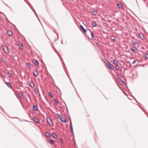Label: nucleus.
I'll use <instances>...</instances> for the list:
<instances>
[{"mask_svg":"<svg viewBox=\"0 0 148 148\" xmlns=\"http://www.w3.org/2000/svg\"><path fill=\"white\" fill-rule=\"evenodd\" d=\"M3 49L4 52L6 53H8L9 52V48L7 46H3Z\"/></svg>","mask_w":148,"mask_h":148,"instance_id":"obj_1","label":"nucleus"},{"mask_svg":"<svg viewBox=\"0 0 148 148\" xmlns=\"http://www.w3.org/2000/svg\"><path fill=\"white\" fill-rule=\"evenodd\" d=\"M107 66L111 70H114V66L110 64V63L108 62L106 64Z\"/></svg>","mask_w":148,"mask_h":148,"instance_id":"obj_2","label":"nucleus"},{"mask_svg":"<svg viewBox=\"0 0 148 148\" xmlns=\"http://www.w3.org/2000/svg\"><path fill=\"white\" fill-rule=\"evenodd\" d=\"M33 62L34 65L36 66H38L39 65V62L38 60L36 59H34Z\"/></svg>","mask_w":148,"mask_h":148,"instance_id":"obj_3","label":"nucleus"},{"mask_svg":"<svg viewBox=\"0 0 148 148\" xmlns=\"http://www.w3.org/2000/svg\"><path fill=\"white\" fill-rule=\"evenodd\" d=\"M60 121L61 122L64 123H65L67 122L66 119L64 117H62L60 119Z\"/></svg>","mask_w":148,"mask_h":148,"instance_id":"obj_4","label":"nucleus"},{"mask_svg":"<svg viewBox=\"0 0 148 148\" xmlns=\"http://www.w3.org/2000/svg\"><path fill=\"white\" fill-rule=\"evenodd\" d=\"M49 120L50 121V122H49L48 121V120L47 119V121L48 122L49 124L51 126H53V123L52 121L50 119H49Z\"/></svg>","mask_w":148,"mask_h":148,"instance_id":"obj_5","label":"nucleus"},{"mask_svg":"<svg viewBox=\"0 0 148 148\" xmlns=\"http://www.w3.org/2000/svg\"><path fill=\"white\" fill-rule=\"evenodd\" d=\"M7 34L9 36H11L12 34V32L10 30H9L7 32Z\"/></svg>","mask_w":148,"mask_h":148,"instance_id":"obj_6","label":"nucleus"},{"mask_svg":"<svg viewBox=\"0 0 148 148\" xmlns=\"http://www.w3.org/2000/svg\"><path fill=\"white\" fill-rule=\"evenodd\" d=\"M33 107L35 111H38V107L37 105H33Z\"/></svg>","mask_w":148,"mask_h":148,"instance_id":"obj_7","label":"nucleus"},{"mask_svg":"<svg viewBox=\"0 0 148 148\" xmlns=\"http://www.w3.org/2000/svg\"><path fill=\"white\" fill-rule=\"evenodd\" d=\"M80 27L83 31V32L85 33L86 32V30L83 27L82 25H80Z\"/></svg>","mask_w":148,"mask_h":148,"instance_id":"obj_8","label":"nucleus"},{"mask_svg":"<svg viewBox=\"0 0 148 148\" xmlns=\"http://www.w3.org/2000/svg\"><path fill=\"white\" fill-rule=\"evenodd\" d=\"M37 123H40V121L38 119L35 117H34L33 119Z\"/></svg>","mask_w":148,"mask_h":148,"instance_id":"obj_9","label":"nucleus"},{"mask_svg":"<svg viewBox=\"0 0 148 148\" xmlns=\"http://www.w3.org/2000/svg\"><path fill=\"white\" fill-rule=\"evenodd\" d=\"M34 75L36 77H37L38 75V73L36 71H34L33 72Z\"/></svg>","mask_w":148,"mask_h":148,"instance_id":"obj_10","label":"nucleus"},{"mask_svg":"<svg viewBox=\"0 0 148 148\" xmlns=\"http://www.w3.org/2000/svg\"><path fill=\"white\" fill-rule=\"evenodd\" d=\"M29 84L30 86L32 88L34 86V84L32 82H31L29 83Z\"/></svg>","mask_w":148,"mask_h":148,"instance_id":"obj_11","label":"nucleus"},{"mask_svg":"<svg viewBox=\"0 0 148 148\" xmlns=\"http://www.w3.org/2000/svg\"><path fill=\"white\" fill-rule=\"evenodd\" d=\"M131 50L133 51H136L137 49V48L135 47H132L131 48Z\"/></svg>","mask_w":148,"mask_h":148,"instance_id":"obj_12","label":"nucleus"},{"mask_svg":"<svg viewBox=\"0 0 148 148\" xmlns=\"http://www.w3.org/2000/svg\"><path fill=\"white\" fill-rule=\"evenodd\" d=\"M52 136L55 139H56L57 138L56 134L54 132L52 133Z\"/></svg>","mask_w":148,"mask_h":148,"instance_id":"obj_13","label":"nucleus"},{"mask_svg":"<svg viewBox=\"0 0 148 148\" xmlns=\"http://www.w3.org/2000/svg\"><path fill=\"white\" fill-rule=\"evenodd\" d=\"M113 62L114 64L115 65L118 64V61L115 59H114L113 60Z\"/></svg>","mask_w":148,"mask_h":148,"instance_id":"obj_14","label":"nucleus"},{"mask_svg":"<svg viewBox=\"0 0 148 148\" xmlns=\"http://www.w3.org/2000/svg\"><path fill=\"white\" fill-rule=\"evenodd\" d=\"M92 25L93 27H96L97 25V23H96L95 22H92Z\"/></svg>","mask_w":148,"mask_h":148,"instance_id":"obj_15","label":"nucleus"},{"mask_svg":"<svg viewBox=\"0 0 148 148\" xmlns=\"http://www.w3.org/2000/svg\"><path fill=\"white\" fill-rule=\"evenodd\" d=\"M34 90L35 92L36 93H38L39 91V89L38 87L35 88Z\"/></svg>","mask_w":148,"mask_h":148,"instance_id":"obj_16","label":"nucleus"},{"mask_svg":"<svg viewBox=\"0 0 148 148\" xmlns=\"http://www.w3.org/2000/svg\"><path fill=\"white\" fill-rule=\"evenodd\" d=\"M5 83L6 84V85H7L8 87L10 88H11L12 87V86L10 83L8 82H6Z\"/></svg>","mask_w":148,"mask_h":148,"instance_id":"obj_17","label":"nucleus"},{"mask_svg":"<svg viewBox=\"0 0 148 148\" xmlns=\"http://www.w3.org/2000/svg\"><path fill=\"white\" fill-rule=\"evenodd\" d=\"M139 37L141 39H143L144 38L143 35L142 33L139 34Z\"/></svg>","mask_w":148,"mask_h":148,"instance_id":"obj_18","label":"nucleus"},{"mask_svg":"<svg viewBox=\"0 0 148 148\" xmlns=\"http://www.w3.org/2000/svg\"><path fill=\"white\" fill-rule=\"evenodd\" d=\"M45 135L46 136V137H47L48 138H50V135L49 134L48 132H46L45 134Z\"/></svg>","mask_w":148,"mask_h":148,"instance_id":"obj_19","label":"nucleus"},{"mask_svg":"<svg viewBox=\"0 0 148 148\" xmlns=\"http://www.w3.org/2000/svg\"><path fill=\"white\" fill-rule=\"evenodd\" d=\"M110 39L114 41L115 40V37L114 36H111L110 37Z\"/></svg>","mask_w":148,"mask_h":148,"instance_id":"obj_20","label":"nucleus"},{"mask_svg":"<svg viewBox=\"0 0 148 148\" xmlns=\"http://www.w3.org/2000/svg\"><path fill=\"white\" fill-rule=\"evenodd\" d=\"M48 140L50 143L52 144H53L54 143V141L52 139H50Z\"/></svg>","mask_w":148,"mask_h":148,"instance_id":"obj_21","label":"nucleus"},{"mask_svg":"<svg viewBox=\"0 0 148 148\" xmlns=\"http://www.w3.org/2000/svg\"><path fill=\"white\" fill-rule=\"evenodd\" d=\"M92 12L94 15H96L97 13V12L95 11V10L94 9H93V10H92Z\"/></svg>","mask_w":148,"mask_h":148,"instance_id":"obj_22","label":"nucleus"},{"mask_svg":"<svg viewBox=\"0 0 148 148\" xmlns=\"http://www.w3.org/2000/svg\"><path fill=\"white\" fill-rule=\"evenodd\" d=\"M7 75L10 77H11L12 76V74L10 73L9 72H8L7 73Z\"/></svg>","mask_w":148,"mask_h":148,"instance_id":"obj_23","label":"nucleus"},{"mask_svg":"<svg viewBox=\"0 0 148 148\" xmlns=\"http://www.w3.org/2000/svg\"><path fill=\"white\" fill-rule=\"evenodd\" d=\"M48 95L51 98H53V97L52 93L51 92H49Z\"/></svg>","mask_w":148,"mask_h":148,"instance_id":"obj_24","label":"nucleus"},{"mask_svg":"<svg viewBox=\"0 0 148 148\" xmlns=\"http://www.w3.org/2000/svg\"><path fill=\"white\" fill-rule=\"evenodd\" d=\"M54 101L56 103V104L58 105V101L56 99H54Z\"/></svg>","mask_w":148,"mask_h":148,"instance_id":"obj_25","label":"nucleus"},{"mask_svg":"<svg viewBox=\"0 0 148 148\" xmlns=\"http://www.w3.org/2000/svg\"><path fill=\"white\" fill-rule=\"evenodd\" d=\"M144 56H145V57L146 58H147V59L148 58V53H146L145 54Z\"/></svg>","mask_w":148,"mask_h":148,"instance_id":"obj_26","label":"nucleus"},{"mask_svg":"<svg viewBox=\"0 0 148 148\" xmlns=\"http://www.w3.org/2000/svg\"><path fill=\"white\" fill-rule=\"evenodd\" d=\"M117 6L119 8H121L122 7V5L121 4H118Z\"/></svg>","mask_w":148,"mask_h":148,"instance_id":"obj_27","label":"nucleus"},{"mask_svg":"<svg viewBox=\"0 0 148 148\" xmlns=\"http://www.w3.org/2000/svg\"><path fill=\"white\" fill-rule=\"evenodd\" d=\"M18 96L20 97H21L23 96V95L22 93L20 92L18 94Z\"/></svg>","mask_w":148,"mask_h":148,"instance_id":"obj_28","label":"nucleus"},{"mask_svg":"<svg viewBox=\"0 0 148 148\" xmlns=\"http://www.w3.org/2000/svg\"><path fill=\"white\" fill-rule=\"evenodd\" d=\"M116 69L117 70H119V66L118 65V64L116 65Z\"/></svg>","mask_w":148,"mask_h":148,"instance_id":"obj_29","label":"nucleus"},{"mask_svg":"<svg viewBox=\"0 0 148 148\" xmlns=\"http://www.w3.org/2000/svg\"><path fill=\"white\" fill-rule=\"evenodd\" d=\"M18 45H19V48H20V49H23V45H20L19 44Z\"/></svg>","mask_w":148,"mask_h":148,"instance_id":"obj_30","label":"nucleus"},{"mask_svg":"<svg viewBox=\"0 0 148 148\" xmlns=\"http://www.w3.org/2000/svg\"><path fill=\"white\" fill-rule=\"evenodd\" d=\"M27 66L29 67V68H30L31 66H30V63H27Z\"/></svg>","mask_w":148,"mask_h":148,"instance_id":"obj_31","label":"nucleus"},{"mask_svg":"<svg viewBox=\"0 0 148 148\" xmlns=\"http://www.w3.org/2000/svg\"><path fill=\"white\" fill-rule=\"evenodd\" d=\"M133 44L134 45H136L138 44V42L136 41H134L133 42Z\"/></svg>","mask_w":148,"mask_h":148,"instance_id":"obj_32","label":"nucleus"},{"mask_svg":"<svg viewBox=\"0 0 148 148\" xmlns=\"http://www.w3.org/2000/svg\"><path fill=\"white\" fill-rule=\"evenodd\" d=\"M90 33H91V36H92V38H93V34H92V31H91V30H90Z\"/></svg>","mask_w":148,"mask_h":148,"instance_id":"obj_33","label":"nucleus"},{"mask_svg":"<svg viewBox=\"0 0 148 148\" xmlns=\"http://www.w3.org/2000/svg\"><path fill=\"white\" fill-rule=\"evenodd\" d=\"M57 115L59 117L60 119V118H61L62 117V116L61 114H57Z\"/></svg>","mask_w":148,"mask_h":148,"instance_id":"obj_34","label":"nucleus"},{"mask_svg":"<svg viewBox=\"0 0 148 148\" xmlns=\"http://www.w3.org/2000/svg\"><path fill=\"white\" fill-rule=\"evenodd\" d=\"M119 79L120 80L121 83L123 85V84H124V83L123 80L121 78Z\"/></svg>","mask_w":148,"mask_h":148,"instance_id":"obj_35","label":"nucleus"},{"mask_svg":"<svg viewBox=\"0 0 148 148\" xmlns=\"http://www.w3.org/2000/svg\"><path fill=\"white\" fill-rule=\"evenodd\" d=\"M60 141L61 143H63V141L62 138H60Z\"/></svg>","mask_w":148,"mask_h":148,"instance_id":"obj_36","label":"nucleus"},{"mask_svg":"<svg viewBox=\"0 0 148 148\" xmlns=\"http://www.w3.org/2000/svg\"><path fill=\"white\" fill-rule=\"evenodd\" d=\"M136 62V60H134L133 62H132V64H134V63Z\"/></svg>","mask_w":148,"mask_h":148,"instance_id":"obj_37","label":"nucleus"},{"mask_svg":"<svg viewBox=\"0 0 148 148\" xmlns=\"http://www.w3.org/2000/svg\"><path fill=\"white\" fill-rule=\"evenodd\" d=\"M70 125H72V122L71 120H70Z\"/></svg>","mask_w":148,"mask_h":148,"instance_id":"obj_38","label":"nucleus"},{"mask_svg":"<svg viewBox=\"0 0 148 148\" xmlns=\"http://www.w3.org/2000/svg\"><path fill=\"white\" fill-rule=\"evenodd\" d=\"M71 131H72V133H73V128H71Z\"/></svg>","mask_w":148,"mask_h":148,"instance_id":"obj_39","label":"nucleus"},{"mask_svg":"<svg viewBox=\"0 0 148 148\" xmlns=\"http://www.w3.org/2000/svg\"><path fill=\"white\" fill-rule=\"evenodd\" d=\"M70 128L71 129V128H73L72 125H71L70 126Z\"/></svg>","mask_w":148,"mask_h":148,"instance_id":"obj_40","label":"nucleus"},{"mask_svg":"<svg viewBox=\"0 0 148 148\" xmlns=\"http://www.w3.org/2000/svg\"><path fill=\"white\" fill-rule=\"evenodd\" d=\"M3 15H4V16L6 18V16H5V15L4 14H3Z\"/></svg>","mask_w":148,"mask_h":148,"instance_id":"obj_41","label":"nucleus"},{"mask_svg":"<svg viewBox=\"0 0 148 148\" xmlns=\"http://www.w3.org/2000/svg\"><path fill=\"white\" fill-rule=\"evenodd\" d=\"M3 15H4V16L6 18V16H5V15L4 14H3Z\"/></svg>","mask_w":148,"mask_h":148,"instance_id":"obj_42","label":"nucleus"},{"mask_svg":"<svg viewBox=\"0 0 148 148\" xmlns=\"http://www.w3.org/2000/svg\"><path fill=\"white\" fill-rule=\"evenodd\" d=\"M123 92L125 95H127L125 93V92L124 91H123Z\"/></svg>","mask_w":148,"mask_h":148,"instance_id":"obj_43","label":"nucleus"},{"mask_svg":"<svg viewBox=\"0 0 148 148\" xmlns=\"http://www.w3.org/2000/svg\"><path fill=\"white\" fill-rule=\"evenodd\" d=\"M134 98V99L135 100L136 102H137V100H136V99H135V98Z\"/></svg>","mask_w":148,"mask_h":148,"instance_id":"obj_44","label":"nucleus"},{"mask_svg":"<svg viewBox=\"0 0 148 148\" xmlns=\"http://www.w3.org/2000/svg\"><path fill=\"white\" fill-rule=\"evenodd\" d=\"M34 12L35 13V14L36 15V12L35 11H34Z\"/></svg>","mask_w":148,"mask_h":148,"instance_id":"obj_45","label":"nucleus"},{"mask_svg":"<svg viewBox=\"0 0 148 148\" xmlns=\"http://www.w3.org/2000/svg\"><path fill=\"white\" fill-rule=\"evenodd\" d=\"M6 18V20H8L7 17H6V18Z\"/></svg>","mask_w":148,"mask_h":148,"instance_id":"obj_46","label":"nucleus"},{"mask_svg":"<svg viewBox=\"0 0 148 148\" xmlns=\"http://www.w3.org/2000/svg\"><path fill=\"white\" fill-rule=\"evenodd\" d=\"M61 43L62 44H63V42L62 41H61Z\"/></svg>","mask_w":148,"mask_h":148,"instance_id":"obj_47","label":"nucleus"},{"mask_svg":"<svg viewBox=\"0 0 148 148\" xmlns=\"http://www.w3.org/2000/svg\"><path fill=\"white\" fill-rule=\"evenodd\" d=\"M39 19V21L41 23V22H40V21L39 20V19Z\"/></svg>","mask_w":148,"mask_h":148,"instance_id":"obj_48","label":"nucleus"},{"mask_svg":"<svg viewBox=\"0 0 148 148\" xmlns=\"http://www.w3.org/2000/svg\"><path fill=\"white\" fill-rule=\"evenodd\" d=\"M26 2H27L25 0H24Z\"/></svg>","mask_w":148,"mask_h":148,"instance_id":"obj_49","label":"nucleus"},{"mask_svg":"<svg viewBox=\"0 0 148 148\" xmlns=\"http://www.w3.org/2000/svg\"><path fill=\"white\" fill-rule=\"evenodd\" d=\"M57 36H58V34H57Z\"/></svg>","mask_w":148,"mask_h":148,"instance_id":"obj_50","label":"nucleus"},{"mask_svg":"<svg viewBox=\"0 0 148 148\" xmlns=\"http://www.w3.org/2000/svg\"><path fill=\"white\" fill-rule=\"evenodd\" d=\"M69 79H70V78L69 77Z\"/></svg>","mask_w":148,"mask_h":148,"instance_id":"obj_51","label":"nucleus"}]
</instances>
